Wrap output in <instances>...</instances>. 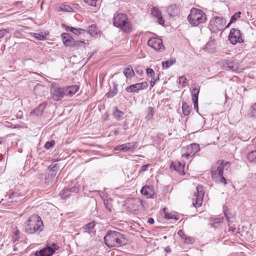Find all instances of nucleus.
<instances>
[{"instance_id":"obj_29","label":"nucleus","mask_w":256,"mask_h":256,"mask_svg":"<svg viewBox=\"0 0 256 256\" xmlns=\"http://www.w3.org/2000/svg\"><path fill=\"white\" fill-rule=\"evenodd\" d=\"M241 14L242 12H238L232 15L230 18V22L227 24V26H230L231 24L235 22L240 17Z\"/></svg>"},{"instance_id":"obj_32","label":"nucleus","mask_w":256,"mask_h":256,"mask_svg":"<svg viewBox=\"0 0 256 256\" xmlns=\"http://www.w3.org/2000/svg\"><path fill=\"white\" fill-rule=\"evenodd\" d=\"M124 114V112L119 110L116 106L114 108L113 115L117 120H120Z\"/></svg>"},{"instance_id":"obj_56","label":"nucleus","mask_w":256,"mask_h":256,"mask_svg":"<svg viewBox=\"0 0 256 256\" xmlns=\"http://www.w3.org/2000/svg\"><path fill=\"white\" fill-rule=\"evenodd\" d=\"M164 250L166 253H170L171 252V249L169 246H168L164 248Z\"/></svg>"},{"instance_id":"obj_48","label":"nucleus","mask_w":256,"mask_h":256,"mask_svg":"<svg viewBox=\"0 0 256 256\" xmlns=\"http://www.w3.org/2000/svg\"><path fill=\"white\" fill-rule=\"evenodd\" d=\"M178 234L181 238V239L182 241H184L185 239V238L186 237V236L185 235L184 232L182 230H180L178 231Z\"/></svg>"},{"instance_id":"obj_8","label":"nucleus","mask_w":256,"mask_h":256,"mask_svg":"<svg viewBox=\"0 0 256 256\" xmlns=\"http://www.w3.org/2000/svg\"><path fill=\"white\" fill-rule=\"evenodd\" d=\"M58 170L59 166L57 164H51L48 167L45 175V184L46 185H50L54 182Z\"/></svg>"},{"instance_id":"obj_37","label":"nucleus","mask_w":256,"mask_h":256,"mask_svg":"<svg viewBox=\"0 0 256 256\" xmlns=\"http://www.w3.org/2000/svg\"><path fill=\"white\" fill-rule=\"evenodd\" d=\"M34 37L38 40H44L46 38V36L48 35L49 33H32Z\"/></svg>"},{"instance_id":"obj_43","label":"nucleus","mask_w":256,"mask_h":256,"mask_svg":"<svg viewBox=\"0 0 256 256\" xmlns=\"http://www.w3.org/2000/svg\"><path fill=\"white\" fill-rule=\"evenodd\" d=\"M84 1L90 6H96L98 0H84Z\"/></svg>"},{"instance_id":"obj_21","label":"nucleus","mask_w":256,"mask_h":256,"mask_svg":"<svg viewBox=\"0 0 256 256\" xmlns=\"http://www.w3.org/2000/svg\"><path fill=\"white\" fill-rule=\"evenodd\" d=\"M78 89L79 87L76 85L64 87L65 96H72L78 92Z\"/></svg>"},{"instance_id":"obj_57","label":"nucleus","mask_w":256,"mask_h":256,"mask_svg":"<svg viewBox=\"0 0 256 256\" xmlns=\"http://www.w3.org/2000/svg\"><path fill=\"white\" fill-rule=\"evenodd\" d=\"M224 214L225 216L226 217L227 220L228 222H230V217L228 216V214L226 213V212L225 210H224Z\"/></svg>"},{"instance_id":"obj_5","label":"nucleus","mask_w":256,"mask_h":256,"mask_svg":"<svg viewBox=\"0 0 256 256\" xmlns=\"http://www.w3.org/2000/svg\"><path fill=\"white\" fill-rule=\"evenodd\" d=\"M229 27L226 24V20L224 17L214 16L210 21L208 28L211 32H222L226 28Z\"/></svg>"},{"instance_id":"obj_4","label":"nucleus","mask_w":256,"mask_h":256,"mask_svg":"<svg viewBox=\"0 0 256 256\" xmlns=\"http://www.w3.org/2000/svg\"><path fill=\"white\" fill-rule=\"evenodd\" d=\"M114 25L122 29L124 32H128L131 30V24L127 16L124 14H118L113 18Z\"/></svg>"},{"instance_id":"obj_63","label":"nucleus","mask_w":256,"mask_h":256,"mask_svg":"<svg viewBox=\"0 0 256 256\" xmlns=\"http://www.w3.org/2000/svg\"><path fill=\"white\" fill-rule=\"evenodd\" d=\"M84 41H78L77 42V44L79 45L80 44H84Z\"/></svg>"},{"instance_id":"obj_20","label":"nucleus","mask_w":256,"mask_h":256,"mask_svg":"<svg viewBox=\"0 0 256 256\" xmlns=\"http://www.w3.org/2000/svg\"><path fill=\"white\" fill-rule=\"evenodd\" d=\"M46 105V104L45 103L40 104L38 107L30 112V114H35L38 116H41L44 113Z\"/></svg>"},{"instance_id":"obj_38","label":"nucleus","mask_w":256,"mask_h":256,"mask_svg":"<svg viewBox=\"0 0 256 256\" xmlns=\"http://www.w3.org/2000/svg\"><path fill=\"white\" fill-rule=\"evenodd\" d=\"M248 115L250 117L256 116V103H254L250 106Z\"/></svg>"},{"instance_id":"obj_40","label":"nucleus","mask_w":256,"mask_h":256,"mask_svg":"<svg viewBox=\"0 0 256 256\" xmlns=\"http://www.w3.org/2000/svg\"><path fill=\"white\" fill-rule=\"evenodd\" d=\"M20 238V232L18 230H16L15 232H14L12 236V238L14 242H15Z\"/></svg>"},{"instance_id":"obj_10","label":"nucleus","mask_w":256,"mask_h":256,"mask_svg":"<svg viewBox=\"0 0 256 256\" xmlns=\"http://www.w3.org/2000/svg\"><path fill=\"white\" fill-rule=\"evenodd\" d=\"M50 90L52 97L55 101L60 100L66 94L64 87L60 88L56 84H52Z\"/></svg>"},{"instance_id":"obj_27","label":"nucleus","mask_w":256,"mask_h":256,"mask_svg":"<svg viewBox=\"0 0 256 256\" xmlns=\"http://www.w3.org/2000/svg\"><path fill=\"white\" fill-rule=\"evenodd\" d=\"M124 74L127 78H132L134 76V72L132 67L126 68L124 70Z\"/></svg>"},{"instance_id":"obj_41","label":"nucleus","mask_w":256,"mask_h":256,"mask_svg":"<svg viewBox=\"0 0 256 256\" xmlns=\"http://www.w3.org/2000/svg\"><path fill=\"white\" fill-rule=\"evenodd\" d=\"M55 144V142L54 140H51L50 142H47L44 145V148L48 150L54 146V144Z\"/></svg>"},{"instance_id":"obj_30","label":"nucleus","mask_w":256,"mask_h":256,"mask_svg":"<svg viewBox=\"0 0 256 256\" xmlns=\"http://www.w3.org/2000/svg\"><path fill=\"white\" fill-rule=\"evenodd\" d=\"M94 226L95 223L94 222H92L86 225L84 228V232H87L90 234L92 232V230H94Z\"/></svg>"},{"instance_id":"obj_25","label":"nucleus","mask_w":256,"mask_h":256,"mask_svg":"<svg viewBox=\"0 0 256 256\" xmlns=\"http://www.w3.org/2000/svg\"><path fill=\"white\" fill-rule=\"evenodd\" d=\"M178 5L176 4H172L169 6L167 9L166 11L169 16H175L178 12Z\"/></svg>"},{"instance_id":"obj_49","label":"nucleus","mask_w":256,"mask_h":256,"mask_svg":"<svg viewBox=\"0 0 256 256\" xmlns=\"http://www.w3.org/2000/svg\"><path fill=\"white\" fill-rule=\"evenodd\" d=\"M149 166H150L149 164L142 166L140 168V172L146 171L148 169V168Z\"/></svg>"},{"instance_id":"obj_58","label":"nucleus","mask_w":256,"mask_h":256,"mask_svg":"<svg viewBox=\"0 0 256 256\" xmlns=\"http://www.w3.org/2000/svg\"><path fill=\"white\" fill-rule=\"evenodd\" d=\"M240 32V30H239L236 29V28H232L230 32Z\"/></svg>"},{"instance_id":"obj_52","label":"nucleus","mask_w":256,"mask_h":256,"mask_svg":"<svg viewBox=\"0 0 256 256\" xmlns=\"http://www.w3.org/2000/svg\"><path fill=\"white\" fill-rule=\"evenodd\" d=\"M194 104V110L198 112V101H194L193 102Z\"/></svg>"},{"instance_id":"obj_61","label":"nucleus","mask_w":256,"mask_h":256,"mask_svg":"<svg viewBox=\"0 0 256 256\" xmlns=\"http://www.w3.org/2000/svg\"><path fill=\"white\" fill-rule=\"evenodd\" d=\"M114 133L115 136H116L118 134V130H114Z\"/></svg>"},{"instance_id":"obj_54","label":"nucleus","mask_w":256,"mask_h":256,"mask_svg":"<svg viewBox=\"0 0 256 256\" xmlns=\"http://www.w3.org/2000/svg\"><path fill=\"white\" fill-rule=\"evenodd\" d=\"M94 52H90V53H89L88 56V60H87V61H88L90 58H91L94 56Z\"/></svg>"},{"instance_id":"obj_34","label":"nucleus","mask_w":256,"mask_h":256,"mask_svg":"<svg viewBox=\"0 0 256 256\" xmlns=\"http://www.w3.org/2000/svg\"><path fill=\"white\" fill-rule=\"evenodd\" d=\"M59 10L62 11V12H74V10L70 7L69 6L66 5V4H62L60 5L59 8Z\"/></svg>"},{"instance_id":"obj_28","label":"nucleus","mask_w":256,"mask_h":256,"mask_svg":"<svg viewBox=\"0 0 256 256\" xmlns=\"http://www.w3.org/2000/svg\"><path fill=\"white\" fill-rule=\"evenodd\" d=\"M163 210L166 218L168 220L174 219L175 220L179 219V217L176 214L166 212V208H164Z\"/></svg>"},{"instance_id":"obj_19","label":"nucleus","mask_w":256,"mask_h":256,"mask_svg":"<svg viewBox=\"0 0 256 256\" xmlns=\"http://www.w3.org/2000/svg\"><path fill=\"white\" fill-rule=\"evenodd\" d=\"M228 39L232 44H236L237 43L243 42L241 33H229Z\"/></svg>"},{"instance_id":"obj_55","label":"nucleus","mask_w":256,"mask_h":256,"mask_svg":"<svg viewBox=\"0 0 256 256\" xmlns=\"http://www.w3.org/2000/svg\"><path fill=\"white\" fill-rule=\"evenodd\" d=\"M148 222L150 224H154V220L153 218H148Z\"/></svg>"},{"instance_id":"obj_7","label":"nucleus","mask_w":256,"mask_h":256,"mask_svg":"<svg viewBox=\"0 0 256 256\" xmlns=\"http://www.w3.org/2000/svg\"><path fill=\"white\" fill-rule=\"evenodd\" d=\"M58 248L56 243H48L45 248L36 252L32 256H52Z\"/></svg>"},{"instance_id":"obj_46","label":"nucleus","mask_w":256,"mask_h":256,"mask_svg":"<svg viewBox=\"0 0 256 256\" xmlns=\"http://www.w3.org/2000/svg\"><path fill=\"white\" fill-rule=\"evenodd\" d=\"M146 74L150 76V77L153 78L154 76V70L150 68H148L146 69Z\"/></svg>"},{"instance_id":"obj_44","label":"nucleus","mask_w":256,"mask_h":256,"mask_svg":"<svg viewBox=\"0 0 256 256\" xmlns=\"http://www.w3.org/2000/svg\"><path fill=\"white\" fill-rule=\"evenodd\" d=\"M223 218H214V220H212L213 222V224H212V226H214V224H221L223 222Z\"/></svg>"},{"instance_id":"obj_13","label":"nucleus","mask_w":256,"mask_h":256,"mask_svg":"<svg viewBox=\"0 0 256 256\" xmlns=\"http://www.w3.org/2000/svg\"><path fill=\"white\" fill-rule=\"evenodd\" d=\"M148 86L146 82L137 83L132 84L126 88V90L128 92H138V90L146 88Z\"/></svg>"},{"instance_id":"obj_15","label":"nucleus","mask_w":256,"mask_h":256,"mask_svg":"<svg viewBox=\"0 0 256 256\" xmlns=\"http://www.w3.org/2000/svg\"><path fill=\"white\" fill-rule=\"evenodd\" d=\"M79 191V185L78 184H75L70 188H64L60 192V196L62 198H66L70 195L71 193H78Z\"/></svg>"},{"instance_id":"obj_17","label":"nucleus","mask_w":256,"mask_h":256,"mask_svg":"<svg viewBox=\"0 0 256 256\" xmlns=\"http://www.w3.org/2000/svg\"><path fill=\"white\" fill-rule=\"evenodd\" d=\"M151 14L152 16L156 18L157 22L159 24L164 25V20L163 19L161 11L157 8L154 7L151 10Z\"/></svg>"},{"instance_id":"obj_23","label":"nucleus","mask_w":256,"mask_h":256,"mask_svg":"<svg viewBox=\"0 0 256 256\" xmlns=\"http://www.w3.org/2000/svg\"><path fill=\"white\" fill-rule=\"evenodd\" d=\"M136 146L137 144L136 142H130L120 145V148L122 150V151L132 152L136 148Z\"/></svg>"},{"instance_id":"obj_9","label":"nucleus","mask_w":256,"mask_h":256,"mask_svg":"<svg viewBox=\"0 0 256 256\" xmlns=\"http://www.w3.org/2000/svg\"><path fill=\"white\" fill-rule=\"evenodd\" d=\"M200 150L198 144L193 143L189 146L182 148V157L188 159L190 157L194 156Z\"/></svg>"},{"instance_id":"obj_42","label":"nucleus","mask_w":256,"mask_h":256,"mask_svg":"<svg viewBox=\"0 0 256 256\" xmlns=\"http://www.w3.org/2000/svg\"><path fill=\"white\" fill-rule=\"evenodd\" d=\"M183 242L186 244H192L194 242V239L192 237L186 236V238H185V239Z\"/></svg>"},{"instance_id":"obj_35","label":"nucleus","mask_w":256,"mask_h":256,"mask_svg":"<svg viewBox=\"0 0 256 256\" xmlns=\"http://www.w3.org/2000/svg\"><path fill=\"white\" fill-rule=\"evenodd\" d=\"M182 110L183 114L186 116H188L190 112V109L187 104L185 102H182Z\"/></svg>"},{"instance_id":"obj_47","label":"nucleus","mask_w":256,"mask_h":256,"mask_svg":"<svg viewBox=\"0 0 256 256\" xmlns=\"http://www.w3.org/2000/svg\"><path fill=\"white\" fill-rule=\"evenodd\" d=\"M153 113H154L153 108L152 107H149L148 108V112L146 117L148 118V119L152 118L153 116V114H154Z\"/></svg>"},{"instance_id":"obj_26","label":"nucleus","mask_w":256,"mask_h":256,"mask_svg":"<svg viewBox=\"0 0 256 256\" xmlns=\"http://www.w3.org/2000/svg\"><path fill=\"white\" fill-rule=\"evenodd\" d=\"M176 60L175 58L173 59L172 58L168 60L162 62V69L168 68L171 66L176 63Z\"/></svg>"},{"instance_id":"obj_24","label":"nucleus","mask_w":256,"mask_h":256,"mask_svg":"<svg viewBox=\"0 0 256 256\" xmlns=\"http://www.w3.org/2000/svg\"><path fill=\"white\" fill-rule=\"evenodd\" d=\"M184 164L180 162H176L174 163H172L170 165V168L174 170L180 174L184 172Z\"/></svg>"},{"instance_id":"obj_64","label":"nucleus","mask_w":256,"mask_h":256,"mask_svg":"<svg viewBox=\"0 0 256 256\" xmlns=\"http://www.w3.org/2000/svg\"><path fill=\"white\" fill-rule=\"evenodd\" d=\"M104 204H105L106 208L110 210V208L108 206V205L107 204H106V203H104Z\"/></svg>"},{"instance_id":"obj_33","label":"nucleus","mask_w":256,"mask_h":256,"mask_svg":"<svg viewBox=\"0 0 256 256\" xmlns=\"http://www.w3.org/2000/svg\"><path fill=\"white\" fill-rule=\"evenodd\" d=\"M62 26L64 28V30H65L66 31H70V32H73L74 30H75L76 31L80 30V31H83V32H86V30H85L84 29H82L81 28H79L78 29H77V28H73V27H70V26H66L64 24H62Z\"/></svg>"},{"instance_id":"obj_51","label":"nucleus","mask_w":256,"mask_h":256,"mask_svg":"<svg viewBox=\"0 0 256 256\" xmlns=\"http://www.w3.org/2000/svg\"><path fill=\"white\" fill-rule=\"evenodd\" d=\"M159 80V76H157V79H155L154 80H152L150 81V84L152 87H153L154 85L155 84L156 82L158 81Z\"/></svg>"},{"instance_id":"obj_53","label":"nucleus","mask_w":256,"mask_h":256,"mask_svg":"<svg viewBox=\"0 0 256 256\" xmlns=\"http://www.w3.org/2000/svg\"><path fill=\"white\" fill-rule=\"evenodd\" d=\"M132 203L133 204H142V202L138 200H132Z\"/></svg>"},{"instance_id":"obj_14","label":"nucleus","mask_w":256,"mask_h":256,"mask_svg":"<svg viewBox=\"0 0 256 256\" xmlns=\"http://www.w3.org/2000/svg\"><path fill=\"white\" fill-rule=\"evenodd\" d=\"M220 64L222 67V69L226 70L235 72L238 70V66L234 61L224 60L220 62Z\"/></svg>"},{"instance_id":"obj_22","label":"nucleus","mask_w":256,"mask_h":256,"mask_svg":"<svg viewBox=\"0 0 256 256\" xmlns=\"http://www.w3.org/2000/svg\"><path fill=\"white\" fill-rule=\"evenodd\" d=\"M140 192L146 198H151L154 194V192H153L152 188L146 186H144L142 188Z\"/></svg>"},{"instance_id":"obj_36","label":"nucleus","mask_w":256,"mask_h":256,"mask_svg":"<svg viewBox=\"0 0 256 256\" xmlns=\"http://www.w3.org/2000/svg\"><path fill=\"white\" fill-rule=\"evenodd\" d=\"M248 159L252 162L256 163V150L249 152L247 156Z\"/></svg>"},{"instance_id":"obj_12","label":"nucleus","mask_w":256,"mask_h":256,"mask_svg":"<svg viewBox=\"0 0 256 256\" xmlns=\"http://www.w3.org/2000/svg\"><path fill=\"white\" fill-rule=\"evenodd\" d=\"M148 44L156 50H161L164 48L162 40L159 38H150L148 42Z\"/></svg>"},{"instance_id":"obj_60","label":"nucleus","mask_w":256,"mask_h":256,"mask_svg":"<svg viewBox=\"0 0 256 256\" xmlns=\"http://www.w3.org/2000/svg\"><path fill=\"white\" fill-rule=\"evenodd\" d=\"M120 148H121V147H120V146H118L116 147L114 149L117 150H122Z\"/></svg>"},{"instance_id":"obj_45","label":"nucleus","mask_w":256,"mask_h":256,"mask_svg":"<svg viewBox=\"0 0 256 256\" xmlns=\"http://www.w3.org/2000/svg\"><path fill=\"white\" fill-rule=\"evenodd\" d=\"M97 30L96 24H92L90 26L87 30V32H96Z\"/></svg>"},{"instance_id":"obj_1","label":"nucleus","mask_w":256,"mask_h":256,"mask_svg":"<svg viewBox=\"0 0 256 256\" xmlns=\"http://www.w3.org/2000/svg\"><path fill=\"white\" fill-rule=\"evenodd\" d=\"M104 240L105 244L109 248L118 247L126 242L124 236L116 230H108Z\"/></svg>"},{"instance_id":"obj_16","label":"nucleus","mask_w":256,"mask_h":256,"mask_svg":"<svg viewBox=\"0 0 256 256\" xmlns=\"http://www.w3.org/2000/svg\"><path fill=\"white\" fill-rule=\"evenodd\" d=\"M62 38L64 44L66 46H72L74 45V40L72 36H70L69 33H62Z\"/></svg>"},{"instance_id":"obj_11","label":"nucleus","mask_w":256,"mask_h":256,"mask_svg":"<svg viewBox=\"0 0 256 256\" xmlns=\"http://www.w3.org/2000/svg\"><path fill=\"white\" fill-rule=\"evenodd\" d=\"M196 191L197 193L194 194L195 198H193L192 202V204L195 208H198L202 206L204 194L202 186L198 185L196 186Z\"/></svg>"},{"instance_id":"obj_6","label":"nucleus","mask_w":256,"mask_h":256,"mask_svg":"<svg viewBox=\"0 0 256 256\" xmlns=\"http://www.w3.org/2000/svg\"><path fill=\"white\" fill-rule=\"evenodd\" d=\"M230 163L228 162H224V160H220L214 164L212 166L210 174L213 178H218V176H222L224 168L228 169L230 168Z\"/></svg>"},{"instance_id":"obj_39","label":"nucleus","mask_w":256,"mask_h":256,"mask_svg":"<svg viewBox=\"0 0 256 256\" xmlns=\"http://www.w3.org/2000/svg\"><path fill=\"white\" fill-rule=\"evenodd\" d=\"M188 83L187 78L184 76H181L178 78V84L185 86Z\"/></svg>"},{"instance_id":"obj_18","label":"nucleus","mask_w":256,"mask_h":256,"mask_svg":"<svg viewBox=\"0 0 256 256\" xmlns=\"http://www.w3.org/2000/svg\"><path fill=\"white\" fill-rule=\"evenodd\" d=\"M190 90L192 102L198 101L200 86L196 85V83L192 84Z\"/></svg>"},{"instance_id":"obj_2","label":"nucleus","mask_w":256,"mask_h":256,"mask_svg":"<svg viewBox=\"0 0 256 256\" xmlns=\"http://www.w3.org/2000/svg\"><path fill=\"white\" fill-rule=\"evenodd\" d=\"M44 224L41 218L37 215L30 216L25 226V232L28 234H40L43 230Z\"/></svg>"},{"instance_id":"obj_31","label":"nucleus","mask_w":256,"mask_h":256,"mask_svg":"<svg viewBox=\"0 0 256 256\" xmlns=\"http://www.w3.org/2000/svg\"><path fill=\"white\" fill-rule=\"evenodd\" d=\"M118 93L117 86L116 84H114L113 88L110 92H108L106 96L108 98H112L114 96Z\"/></svg>"},{"instance_id":"obj_3","label":"nucleus","mask_w":256,"mask_h":256,"mask_svg":"<svg viewBox=\"0 0 256 256\" xmlns=\"http://www.w3.org/2000/svg\"><path fill=\"white\" fill-rule=\"evenodd\" d=\"M188 19L192 26H196L200 24L205 23L207 20V16L202 10L193 8L190 10Z\"/></svg>"},{"instance_id":"obj_62","label":"nucleus","mask_w":256,"mask_h":256,"mask_svg":"<svg viewBox=\"0 0 256 256\" xmlns=\"http://www.w3.org/2000/svg\"><path fill=\"white\" fill-rule=\"evenodd\" d=\"M4 33H0V38H2L4 36Z\"/></svg>"},{"instance_id":"obj_59","label":"nucleus","mask_w":256,"mask_h":256,"mask_svg":"<svg viewBox=\"0 0 256 256\" xmlns=\"http://www.w3.org/2000/svg\"><path fill=\"white\" fill-rule=\"evenodd\" d=\"M28 60L32 61V60L31 58H24L22 59V62L24 64Z\"/></svg>"},{"instance_id":"obj_50","label":"nucleus","mask_w":256,"mask_h":256,"mask_svg":"<svg viewBox=\"0 0 256 256\" xmlns=\"http://www.w3.org/2000/svg\"><path fill=\"white\" fill-rule=\"evenodd\" d=\"M218 178H220V182L223 183L224 185H226L227 184L226 178L224 177V176H218Z\"/></svg>"}]
</instances>
